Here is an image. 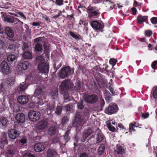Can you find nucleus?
Here are the masks:
<instances>
[{
  "instance_id": "18",
  "label": "nucleus",
  "mask_w": 157,
  "mask_h": 157,
  "mask_svg": "<svg viewBox=\"0 0 157 157\" xmlns=\"http://www.w3.org/2000/svg\"><path fill=\"white\" fill-rule=\"evenodd\" d=\"M57 155V152L54 149H48L46 152V157H56Z\"/></svg>"
},
{
  "instance_id": "5",
  "label": "nucleus",
  "mask_w": 157,
  "mask_h": 157,
  "mask_svg": "<svg viewBox=\"0 0 157 157\" xmlns=\"http://www.w3.org/2000/svg\"><path fill=\"white\" fill-rule=\"evenodd\" d=\"M72 86V84L70 80H65L61 83L60 88L62 91H66L70 88Z\"/></svg>"
},
{
  "instance_id": "25",
  "label": "nucleus",
  "mask_w": 157,
  "mask_h": 157,
  "mask_svg": "<svg viewBox=\"0 0 157 157\" xmlns=\"http://www.w3.org/2000/svg\"><path fill=\"white\" fill-rule=\"evenodd\" d=\"M19 66L23 70H25L29 68V64L27 62L24 61L20 62Z\"/></svg>"
},
{
  "instance_id": "62",
  "label": "nucleus",
  "mask_w": 157,
  "mask_h": 157,
  "mask_svg": "<svg viewBox=\"0 0 157 157\" xmlns=\"http://www.w3.org/2000/svg\"><path fill=\"white\" fill-rule=\"evenodd\" d=\"M20 142L23 144H24L26 143L27 140L25 138H22L20 141Z\"/></svg>"
},
{
  "instance_id": "60",
  "label": "nucleus",
  "mask_w": 157,
  "mask_h": 157,
  "mask_svg": "<svg viewBox=\"0 0 157 157\" xmlns=\"http://www.w3.org/2000/svg\"><path fill=\"white\" fill-rule=\"evenodd\" d=\"M68 121V118L67 117H64L62 118V121L64 123H65L66 122Z\"/></svg>"
},
{
  "instance_id": "51",
  "label": "nucleus",
  "mask_w": 157,
  "mask_h": 157,
  "mask_svg": "<svg viewBox=\"0 0 157 157\" xmlns=\"http://www.w3.org/2000/svg\"><path fill=\"white\" fill-rule=\"evenodd\" d=\"M95 8L94 7H91V6H89L87 8V12L88 13H90L91 12H92V11H94Z\"/></svg>"
},
{
  "instance_id": "10",
  "label": "nucleus",
  "mask_w": 157,
  "mask_h": 157,
  "mask_svg": "<svg viewBox=\"0 0 157 157\" xmlns=\"http://www.w3.org/2000/svg\"><path fill=\"white\" fill-rule=\"evenodd\" d=\"M91 25L93 28L95 30H101L103 28V26L101 24L97 21H92Z\"/></svg>"
},
{
  "instance_id": "40",
  "label": "nucleus",
  "mask_w": 157,
  "mask_h": 157,
  "mask_svg": "<svg viewBox=\"0 0 157 157\" xmlns=\"http://www.w3.org/2000/svg\"><path fill=\"white\" fill-rule=\"evenodd\" d=\"M29 46L27 43L23 42V45L22 46V49L23 51H25L27 50L29 48Z\"/></svg>"
},
{
  "instance_id": "27",
  "label": "nucleus",
  "mask_w": 157,
  "mask_h": 157,
  "mask_svg": "<svg viewBox=\"0 0 157 157\" xmlns=\"http://www.w3.org/2000/svg\"><path fill=\"white\" fill-rule=\"evenodd\" d=\"M0 122L3 126H6L8 124V121L6 118L3 117H0Z\"/></svg>"
},
{
  "instance_id": "15",
  "label": "nucleus",
  "mask_w": 157,
  "mask_h": 157,
  "mask_svg": "<svg viewBox=\"0 0 157 157\" xmlns=\"http://www.w3.org/2000/svg\"><path fill=\"white\" fill-rule=\"evenodd\" d=\"M8 135L10 138L12 139H14L18 136L19 133L16 130L11 129L9 132Z\"/></svg>"
},
{
  "instance_id": "54",
  "label": "nucleus",
  "mask_w": 157,
  "mask_h": 157,
  "mask_svg": "<svg viewBox=\"0 0 157 157\" xmlns=\"http://www.w3.org/2000/svg\"><path fill=\"white\" fill-rule=\"evenodd\" d=\"M52 141L53 143H58L59 141V139L58 137H55L52 140Z\"/></svg>"
},
{
  "instance_id": "61",
  "label": "nucleus",
  "mask_w": 157,
  "mask_h": 157,
  "mask_svg": "<svg viewBox=\"0 0 157 157\" xmlns=\"http://www.w3.org/2000/svg\"><path fill=\"white\" fill-rule=\"evenodd\" d=\"M49 44L48 43H46L44 45V47L46 50H48L49 47Z\"/></svg>"
},
{
  "instance_id": "9",
  "label": "nucleus",
  "mask_w": 157,
  "mask_h": 157,
  "mask_svg": "<svg viewBox=\"0 0 157 157\" xmlns=\"http://www.w3.org/2000/svg\"><path fill=\"white\" fill-rule=\"evenodd\" d=\"M38 70L41 73L46 74L48 71L49 66L45 62L38 65Z\"/></svg>"
},
{
  "instance_id": "37",
  "label": "nucleus",
  "mask_w": 157,
  "mask_h": 157,
  "mask_svg": "<svg viewBox=\"0 0 157 157\" xmlns=\"http://www.w3.org/2000/svg\"><path fill=\"white\" fill-rule=\"evenodd\" d=\"M105 146L104 144H101L98 148V152L100 155L102 154L105 150Z\"/></svg>"
},
{
  "instance_id": "3",
  "label": "nucleus",
  "mask_w": 157,
  "mask_h": 157,
  "mask_svg": "<svg viewBox=\"0 0 157 157\" xmlns=\"http://www.w3.org/2000/svg\"><path fill=\"white\" fill-rule=\"evenodd\" d=\"M71 70L68 67H65L62 68L59 72V77L60 78H64L68 76L71 74Z\"/></svg>"
},
{
  "instance_id": "47",
  "label": "nucleus",
  "mask_w": 157,
  "mask_h": 157,
  "mask_svg": "<svg viewBox=\"0 0 157 157\" xmlns=\"http://www.w3.org/2000/svg\"><path fill=\"white\" fill-rule=\"evenodd\" d=\"M63 0H56L55 3L59 6H61L63 5Z\"/></svg>"
},
{
  "instance_id": "16",
  "label": "nucleus",
  "mask_w": 157,
  "mask_h": 157,
  "mask_svg": "<svg viewBox=\"0 0 157 157\" xmlns=\"http://www.w3.org/2000/svg\"><path fill=\"white\" fill-rule=\"evenodd\" d=\"M16 120L19 123H24L25 121V115L23 113L17 114L15 117Z\"/></svg>"
},
{
  "instance_id": "64",
  "label": "nucleus",
  "mask_w": 157,
  "mask_h": 157,
  "mask_svg": "<svg viewBox=\"0 0 157 157\" xmlns=\"http://www.w3.org/2000/svg\"><path fill=\"white\" fill-rule=\"evenodd\" d=\"M80 157H89L88 155L85 153H82L80 154Z\"/></svg>"
},
{
  "instance_id": "33",
  "label": "nucleus",
  "mask_w": 157,
  "mask_h": 157,
  "mask_svg": "<svg viewBox=\"0 0 157 157\" xmlns=\"http://www.w3.org/2000/svg\"><path fill=\"white\" fill-rule=\"evenodd\" d=\"M16 59L15 56L13 54H10L7 56V60L8 61L12 62Z\"/></svg>"
},
{
  "instance_id": "43",
  "label": "nucleus",
  "mask_w": 157,
  "mask_h": 157,
  "mask_svg": "<svg viewBox=\"0 0 157 157\" xmlns=\"http://www.w3.org/2000/svg\"><path fill=\"white\" fill-rule=\"evenodd\" d=\"M78 109H82L84 108V106L83 104V101L81 100L79 101L78 104Z\"/></svg>"
},
{
  "instance_id": "4",
  "label": "nucleus",
  "mask_w": 157,
  "mask_h": 157,
  "mask_svg": "<svg viewBox=\"0 0 157 157\" xmlns=\"http://www.w3.org/2000/svg\"><path fill=\"white\" fill-rule=\"evenodd\" d=\"M84 98L85 102L90 104L96 102L98 100L97 96L94 94L90 96L85 94L84 95Z\"/></svg>"
},
{
  "instance_id": "36",
  "label": "nucleus",
  "mask_w": 157,
  "mask_h": 157,
  "mask_svg": "<svg viewBox=\"0 0 157 157\" xmlns=\"http://www.w3.org/2000/svg\"><path fill=\"white\" fill-rule=\"evenodd\" d=\"M152 91L151 96H152L154 98L157 99V87L153 88Z\"/></svg>"
},
{
  "instance_id": "21",
  "label": "nucleus",
  "mask_w": 157,
  "mask_h": 157,
  "mask_svg": "<svg viewBox=\"0 0 157 157\" xmlns=\"http://www.w3.org/2000/svg\"><path fill=\"white\" fill-rule=\"evenodd\" d=\"M82 118L77 115L73 121V125L77 127H79L82 122Z\"/></svg>"
},
{
  "instance_id": "12",
  "label": "nucleus",
  "mask_w": 157,
  "mask_h": 157,
  "mask_svg": "<svg viewBox=\"0 0 157 157\" xmlns=\"http://www.w3.org/2000/svg\"><path fill=\"white\" fill-rule=\"evenodd\" d=\"M28 85L29 84L27 83L22 82L17 88V91L19 93L24 92L27 89Z\"/></svg>"
},
{
  "instance_id": "11",
  "label": "nucleus",
  "mask_w": 157,
  "mask_h": 157,
  "mask_svg": "<svg viewBox=\"0 0 157 157\" xmlns=\"http://www.w3.org/2000/svg\"><path fill=\"white\" fill-rule=\"evenodd\" d=\"M5 32L7 36L10 38L11 40L14 41L15 40L13 38L14 36V33L13 30L8 27H6L5 28Z\"/></svg>"
},
{
  "instance_id": "22",
  "label": "nucleus",
  "mask_w": 157,
  "mask_h": 157,
  "mask_svg": "<svg viewBox=\"0 0 157 157\" xmlns=\"http://www.w3.org/2000/svg\"><path fill=\"white\" fill-rule=\"evenodd\" d=\"M104 136L102 134L100 130H98V133L97 135V143H99L101 142L104 139Z\"/></svg>"
},
{
  "instance_id": "20",
  "label": "nucleus",
  "mask_w": 157,
  "mask_h": 157,
  "mask_svg": "<svg viewBox=\"0 0 157 157\" xmlns=\"http://www.w3.org/2000/svg\"><path fill=\"white\" fill-rule=\"evenodd\" d=\"M104 96L105 100L107 102L109 103L112 101V95L108 90H105Z\"/></svg>"
},
{
  "instance_id": "52",
  "label": "nucleus",
  "mask_w": 157,
  "mask_h": 157,
  "mask_svg": "<svg viewBox=\"0 0 157 157\" xmlns=\"http://www.w3.org/2000/svg\"><path fill=\"white\" fill-rule=\"evenodd\" d=\"M89 110L85 108L83 114L84 115L82 117H83L84 116H85V117L87 116L89 114Z\"/></svg>"
},
{
  "instance_id": "29",
  "label": "nucleus",
  "mask_w": 157,
  "mask_h": 157,
  "mask_svg": "<svg viewBox=\"0 0 157 157\" xmlns=\"http://www.w3.org/2000/svg\"><path fill=\"white\" fill-rule=\"evenodd\" d=\"M45 62V60L41 56H39L36 58V63L38 65Z\"/></svg>"
},
{
  "instance_id": "7",
  "label": "nucleus",
  "mask_w": 157,
  "mask_h": 157,
  "mask_svg": "<svg viewBox=\"0 0 157 157\" xmlns=\"http://www.w3.org/2000/svg\"><path fill=\"white\" fill-rule=\"evenodd\" d=\"M1 71L4 75H7L10 72V68L7 63L4 61L1 63Z\"/></svg>"
},
{
  "instance_id": "49",
  "label": "nucleus",
  "mask_w": 157,
  "mask_h": 157,
  "mask_svg": "<svg viewBox=\"0 0 157 157\" xmlns=\"http://www.w3.org/2000/svg\"><path fill=\"white\" fill-rule=\"evenodd\" d=\"M26 80L29 81L30 80L32 82L34 81L35 80V78L34 77H32L31 75H28L26 78Z\"/></svg>"
},
{
  "instance_id": "42",
  "label": "nucleus",
  "mask_w": 157,
  "mask_h": 157,
  "mask_svg": "<svg viewBox=\"0 0 157 157\" xmlns=\"http://www.w3.org/2000/svg\"><path fill=\"white\" fill-rule=\"evenodd\" d=\"M70 133V131L69 130H67L65 132V135L64 136V138L65 140L67 141L69 140L68 136Z\"/></svg>"
},
{
  "instance_id": "57",
  "label": "nucleus",
  "mask_w": 157,
  "mask_h": 157,
  "mask_svg": "<svg viewBox=\"0 0 157 157\" xmlns=\"http://www.w3.org/2000/svg\"><path fill=\"white\" fill-rule=\"evenodd\" d=\"M91 13L95 16H97L100 14V13L98 10L97 11L94 10L92 12H91Z\"/></svg>"
},
{
  "instance_id": "32",
  "label": "nucleus",
  "mask_w": 157,
  "mask_h": 157,
  "mask_svg": "<svg viewBox=\"0 0 157 157\" xmlns=\"http://www.w3.org/2000/svg\"><path fill=\"white\" fill-rule=\"evenodd\" d=\"M51 97L54 100H57L58 99V91L57 90H53L52 91Z\"/></svg>"
},
{
  "instance_id": "17",
  "label": "nucleus",
  "mask_w": 157,
  "mask_h": 157,
  "mask_svg": "<svg viewBox=\"0 0 157 157\" xmlns=\"http://www.w3.org/2000/svg\"><path fill=\"white\" fill-rule=\"evenodd\" d=\"M17 101L21 104H25L28 102V98L25 95H21L18 97Z\"/></svg>"
},
{
  "instance_id": "34",
  "label": "nucleus",
  "mask_w": 157,
  "mask_h": 157,
  "mask_svg": "<svg viewBox=\"0 0 157 157\" xmlns=\"http://www.w3.org/2000/svg\"><path fill=\"white\" fill-rule=\"evenodd\" d=\"M23 57L27 59H31L32 58V55L30 52H25L24 53Z\"/></svg>"
},
{
  "instance_id": "55",
  "label": "nucleus",
  "mask_w": 157,
  "mask_h": 157,
  "mask_svg": "<svg viewBox=\"0 0 157 157\" xmlns=\"http://www.w3.org/2000/svg\"><path fill=\"white\" fill-rule=\"evenodd\" d=\"M105 5L109 4L110 6H113V4L112 2H110L109 0H105Z\"/></svg>"
},
{
  "instance_id": "35",
  "label": "nucleus",
  "mask_w": 157,
  "mask_h": 157,
  "mask_svg": "<svg viewBox=\"0 0 157 157\" xmlns=\"http://www.w3.org/2000/svg\"><path fill=\"white\" fill-rule=\"evenodd\" d=\"M107 126L109 130L112 132H114L115 130V128L111 125V123L109 121H107L106 122Z\"/></svg>"
},
{
  "instance_id": "1",
  "label": "nucleus",
  "mask_w": 157,
  "mask_h": 157,
  "mask_svg": "<svg viewBox=\"0 0 157 157\" xmlns=\"http://www.w3.org/2000/svg\"><path fill=\"white\" fill-rule=\"evenodd\" d=\"M44 89L43 86H37L33 94L34 96L37 97L38 103L41 105L46 101V94L44 92Z\"/></svg>"
},
{
  "instance_id": "6",
  "label": "nucleus",
  "mask_w": 157,
  "mask_h": 157,
  "mask_svg": "<svg viewBox=\"0 0 157 157\" xmlns=\"http://www.w3.org/2000/svg\"><path fill=\"white\" fill-rule=\"evenodd\" d=\"M118 107L116 105H109L105 110V113L111 115L116 113L118 110Z\"/></svg>"
},
{
  "instance_id": "56",
  "label": "nucleus",
  "mask_w": 157,
  "mask_h": 157,
  "mask_svg": "<svg viewBox=\"0 0 157 157\" xmlns=\"http://www.w3.org/2000/svg\"><path fill=\"white\" fill-rule=\"evenodd\" d=\"M64 100L65 101V102H67L68 101H69L70 99L69 98V97L68 95L67 94H65L64 95Z\"/></svg>"
},
{
  "instance_id": "30",
  "label": "nucleus",
  "mask_w": 157,
  "mask_h": 157,
  "mask_svg": "<svg viewBox=\"0 0 157 157\" xmlns=\"http://www.w3.org/2000/svg\"><path fill=\"white\" fill-rule=\"evenodd\" d=\"M56 128L55 127L52 126L48 129V134L50 135L54 134L56 132Z\"/></svg>"
},
{
  "instance_id": "26",
  "label": "nucleus",
  "mask_w": 157,
  "mask_h": 157,
  "mask_svg": "<svg viewBox=\"0 0 157 157\" xmlns=\"http://www.w3.org/2000/svg\"><path fill=\"white\" fill-rule=\"evenodd\" d=\"M147 18L148 17L147 16H139L137 17L138 23L140 24H142L147 19Z\"/></svg>"
},
{
  "instance_id": "39",
  "label": "nucleus",
  "mask_w": 157,
  "mask_h": 157,
  "mask_svg": "<svg viewBox=\"0 0 157 157\" xmlns=\"http://www.w3.org/2000/svg\"><path fill=\"white\" fill-rule=\"evenodd\" d=\"M62 111V107L60 106H57L56 108L55 113L57 115L61 113Z\"/></svg>"
},
{
  "instance_id": "28",
  "label": "nucleus",
  "mask_w": 157,
  "mask_h": 157,
  "mask_svg": "<svg viewBox=\"0 0 157 157\" xmlns=\"http://www.w3.org/2000/svg\"><path fill=\"white\" fill-rule=\"evenodd\" d=\"M3 138H2L0 142V146L1 148L3 147V146L7 144V140L5 135H3Z\"/></svg>"
},
{
  "instance_id": "59",
  "label": "nucleus",
  "mask_w": 157,
  "mask_h": 157,
  "mask_svg": "<svg viewBox=\"0 0 157 157\" xmlns=\"http://www.w3.org/2000/svg\"><path fill=\"white\" fill-rule=\"evenodd\" d=\"M5 45L4 42L0 39V49L3 48Z\"/></svg>"
},
{
  "instance_id": "41",
  "label": "nucleus",
  "mask_w": 157,
  "mask_h": 157,
  "mask_svg": "<svg viewBox=\"0 0 157 157\" xmlns=\"http://www.w3.org/2000/svg\"><path fill=\"white\" fill-rule=\"evenodd\" d=\"M14 154V152L12 149H9L7 152V156L8 157H10V155H13Z\"/></svg>"
},
{
  "instance_id": "2",
  "label": "nucleus",
  "mask_w": 157,
  "mask_h": 157,
  "mask_svg": "<svg viewBox=\"0 0 157 157\" xmlns=\"http://www.w3.org/2000/svg\"><path fill=\"white\" fill-rule=\"evenodd\" d=\"M28 115L29 119L31 121H35L39 120L40 115L39 112L31 110L29 112Z\"/></svg>"
},
{
  "instance_id": "14",
  "label": "nucleus",
  "mask_w": 157,
  "mask_h": 157,
  "mask_svg": "<svg viewBox=\"0 0 157 157\" xmlns=\"http://www.w3.org/2000/svg\"><path fill=\"white\" fill-rule=\"evenodd\" d=\"M4 21L10 23H17L20 21L17 18L13 17L6 16L4 17Z\"/></svg>"
},
{
  "instance_id": "63",
  "label": "nucleus",
  "mask_w": 157,
  "mask_h": 157,
  "mask_svg": "<svg viewBox=\"0 0 157 157\" xmlns=\"http://www.w3.org/2000/svg\"><path fill=\"white\" fill-rule=\"evenodd\" d=\"M100 103L101 107H102V106H103L105 104V102L104 100L102 99H101L100 100Z\"/></svg>"
},
{
  "instance_id": "31",
  "label": "nucleus",
  "mask_w": 157,
  "mask_h": 157,
  "mask_svg": "<svg viewBox=\"0 0 157 157\" xmlns=\"http://www.w3.org/2000/svg\"><path fill=\"white\" fill-rule=\"evenodd\" d=\"M19 44L16 42H14L10 44L8 47V49H12L15 48H18L19 47Z\"/></svg>"
},
{
  "instance_id": "53",
  "label": "nucleus",
  "mask_w": 157,
  "mask_h": 157,
  "mask_svg": "<svg viewBox=\"0 0 157 157\" xmlns=\"http://www.w3.org/2000/svg\"><path fill=\"white\" fill-rule=\"evenodd\" d=\"M145 34L147 36L149 37L152 35V32L150 30L146 31L145 32Z\"/></svg>"
},
{
  "instance_id": "13",
  "label": "nucleus",
  "mask_w": 157,
  "mask_h": 157,
  "mask_svg": "<svg viewBox=\"0 0 157 157\" xmlns=\"http://www.w3.org/2000/svg\"><path fill=\"white\" fill-rule=\"evenodd\" d=\"M115 152L117 155H122L125 153L126 150L122 146L117 144L116 146V149L115 150Z\"/></svg>"
},
{
  "instance_id": "46",
  "label": "nucleus",
  "mask_w": 157,
  "mask_h": 157,
  "mask_svg": "<svg viewBox=\"0 0 157 157\" xmlns=\"http://www.w3.org/2000/svg\"><path fill=\"white\" fill-rule=\"evenodd\" d=\"M70 35L73 37L76 40L79 39V37L77 35H75L74 33L71 32H70L69 33Z\"/></svg>"
},
{
  "instance_id": "45",
  "label": "nucleus",
  "mask_w": 157,
  "mask_h": 157,
  "mask_svg": "<svg viewBox=\"0 0 157 157\" xmlns=\"http://www.w3.org/2000/svg\"><path fill=\"white\" fill-rule=\"evenodd\" d=\"M151 23L154 25L157 24V17H152L151 19Z\"/></svg>"
},
{
  "instance_id": "44",
  "label": "nucleus",
  "mask_w": 157,
  "mask_h": 157,
  "mask_svg": "<svg viewBox=\"0 0 157 157\" xmlns=\"http://www.w3.org/2000/svg\"><path fill=\"white\" fill-rule=\"evenodd\" d=\"M117 62V60L116 59H111L109 60V63L110 64L112 65L113 66H114L116 62Z\"/></svg>"
},
{
  "instance_id": "50",
  "label": "nucleus",
  "mask_w": 157,
  "mask_h": 157,
  "mask_svg": "<svg viewBox=\"0 0 157 157\" xmlns=\"http://www.w3.org/2000/svg\"><path fill=\"white\" fill-rule=\"evenodd\" d=\"M135 125L132 124V123H131L129 124V132H132L133 130L134 131V127H135Z\"/></svg>"
},
{
  "instance_id": "38",
  "label": "nucleus",
  "mask_w": 157,
  "mask_h": 157,
  "mask_svg": "<svg viewBox=\"0 0 157 157\" xmlns=\"http://www.w3.org/2000/svg\"><path fill=\"white\" fill-rule=\"evenodd\" d=\"M35 49L36 51L41 52L42 49V46L39 43H37L35 46Z\"/></svg>"
},
{
  "instance_id": "8",
  "label": "nucleus",
  "mask_w": 157,
  "mask_h": 157,
  "mask_svg": "<svg viewBox=\"0 0 157 157\" xmlns=\"http://www.w3.org/2000/svg\"><path fill=\"white\" fill-rule=\"evenodd\" d=\"M48 125V122L45 120H43L37 123L36 127L38 130H43L47 128Z\"/></svg>"
},
{
  "instance_id": "24",
  "label": "nucleus",
  "mask_w": 157,
  "mask_h": 157,
  "mask_svg": "<svg viewBox=\"0 0 157 157\" xmlns=\"http://www.w3.org/2000/svg\"><path fill=\"white\" fill-rule=\"evenodd\" d=\"M55 106L54 103L52 102L51 104H49L47 105V114L48 115L51 113V112L53 111Z\"/></svg>"
},
{
  "instance_id": "19",
  "label": "nucleus",
  "mask_w": 157,
  "mask_h": 157,
  "mask_svg": "<svg viewBox=\"0 0 157 157\" xmlns=\"http://www.w3.org/2000/svg\"><path fill=\"white\" fill-rule=\"evenodd\" d=\"M45 148L44 146L41 143H38L36 144L34 146L35 151L38 152H40L43 151Z\"/></svg>"
},
{
  "instance_id": "48",
  "label": "nucleus",
  "mask_w": 157,
  "mask_h": 157,
  "mask_svg": "<svg viewBox=\"0 0 157 157\" xmlns=\"http://www.w3.org/2000/svg\"><path fill=\"white\" fill-rule=\"evenodd\" d=\"M43 39V38L38 37L34 39V42L35 43H40L42 42Z\"/></svg>"
},
{
  "instance_id": "58",
  "label": "nucleus",
  "mask_w": 157,
  "mask_h": 157,
  "mask_svg": "<svg viewBox=\"0 0 157 157\" xmlns=\"http://www.w3.org/2000/svg\"><path fill=\"white\" fill-rule=\"evenodd\" d=\"M23 157H35L34 155L30 153H27L24 155Z\"/></svg>"
},
{
  "instance_id": "23",
  "label": "nucleus",
  "mask_w": 157,
  "mask_h": 157,
  "mask_svg": "<svg viewBox=\"0 0 157 157\" xmlns=\"http://www.w3.org/2000/svg\"><path fill=\"white\" fill-rule=\"evenodd\" d=\"M93 133V131L91 129H88L86 131V132L83 134L82 138L83 139H81V141L82 142H84L85 141L86 139L89 136L92 134Z\"/></svg>"
}]
</instances>
